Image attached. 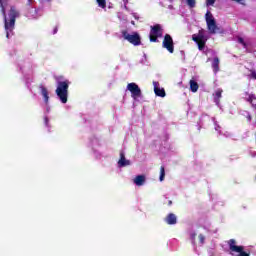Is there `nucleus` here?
<instances>
[{"label":"nucleus","mask_w":256,"mask_h":256,"mask_svg":"<svg viewBox=\"0 0 256 256\" xmlns=\"http://www.w3.org/2000/svg\"><path fill=\"white\" fill-rule=\"evenodd\" d=\"M244 99L256 109V96L255 94H249V92H244Z\"/></svg>","instance_id":"1a4fd4ad"},{"label":"nucleus","mask_w":256,"mask_h":256,"mask_svg":"<svg viewBox=\"0 0 256 256\" xmlns=\"http://www.w3.org/2000/svg\"><path fill=\"white\" fill-rule=\"evenodd\" d=\"M208 39H209V37H207V35H205L203 33H198V34L192 35V40L194 41V43H196L198 45L199 51H203V49H205V45H206Z\"/></svg>","instance_id":"39448f33"},{"label":"nucleus","mask_w":256,"mask_h":256,"mask_svg":"<svg viewBox=\"0 0 256 256\" xmlns=\"http://www.w3.org/2000/svg\"><path fill=\"white\" fill-rule=\"evenodd\" d=\"M228 247L232 253H238L237 256H251V252H246L244 246H237L235 239L228 241Z\"/></svg>","instance_id":"20e7f679"},{"label":"nucleus","mask_w":256,"mask_h":256,"mask_svg":"<svg viewBox=\"0 0 256 256\" xmlns=\"http://www.w3.org/2000/svg\"><path fill=\"white\" fill-rule=\"evenodd\" d=\"M150 33H163V27H161V24H156L154 26H151Z\"/></svg>","instance_id":"dca6fc26"},{"label":"nucleus","mask_w":256,"mask_h":256,"mask_svg":"<svg viewBox=\"0 0 256 256\" xmlns=\"http://www.w3.org/2000/svg\"><path fill=\"white\" fill-rule=\"evenodd\" d=\"M98 3V6L101 7L102 9H105L107 7V2L105 0H96Z\"/></svg>","instance_id":"412c9836"},{"label":"nucleus","mask_w":256,"mask_h":256,"mask_svg":"<svg viewBox=\"0 0 256 256\" xmlns=\"http://www.w3.org/2000/svg\"><path fill=\"white\" fill-rule=\"evenodd\" d=\"M124 9H126V11H129V8L127 7V4H124Z\"/></svg>","instance_id":"c756f323"},{"label":"nucleus","mask_w":256,"mask_h":256,"mask_svg":"<svg viewBox=\"0 0 256 256\" xmlns=\"http://www.w3.org/2000/svg\"><path fill=\"white\" fill-rule=\"evenodd\" d=\"M212 69L214 71V73H218L219 71V58L215 57L213 62H212Z\"/></svg>","instance_id":"f3484780"},{"label":"nucleus","mask_w":256,"mask_h":256,"mask_svg":"<svg viewBox=\"0 0 256 256\" xmlns=\"http://www.w3.org/2000/svg\"><path fill=\"white\" fill-rule=\"evenodd\" d=\"M132 25H135V21H132Z\"/></svg>","instance_id":"f704fd0d"},{"label":"nucleus","mask_w":256,"mask_h":256,"mask_svg":"<svg viewBox=\"0 0 256 256\" xmlns=\"http://www.w3.org/2000/svg\"><path fill=\"white\" fill-rule=\"evenodd\" d=\"M238 43H240L241 45H243V47L245 49H247V43L245 42V40L241 37H238Z\"/></svg>","instance_id":"5701e85b"},{"label":"nucleus","mask_w":256,"mask_h":256,"mask_svg":"<svg viewBox=\"0 0 256 256\" xmlns=\"http://www.w3.org/2000/svg\"><path fill=\"white\" fill-rule=\"evenodd\" d=\"M118 165H119V167H127V166L131 165V161H129L125 158V152H123V151L120 152V159L118 161Z\"/></svg>","instance_id":"9d476101"},{"label":"nucleus","mask_w":256,"mask_h":256,"mask_svg":"<svg viewBox=\"0 0 256 256\" xmlns=\"http://www.w3.org/2000/svg\"><path fill=\"white\" fill-rule=\"evenodd\" d=\"M205 19L210 33H223L221 28L217 27V22L215 21V18L213 17V14H211L210 11H207Z\"/></svg>","instance_id":"7ed1b4c3"},{"label":"nucleus","mask_w":256,"mask_h":256,"mask_svg":"<svg viewBox=\"0 0 256 256\" xmlns=\"http://www.w3.org/2000/svg\"><path fill=\"white\" fill-rule=\"evenodd\" d=\"M159 37H161V33H150L151 43H157L159 41Z\"/></svg>","instance_id":"a211bd4d"},{"label":"nucleus","mask_w":256,"mask_h":256,"mask_svg":"<svg viewBox=\"0 0 256 256\" xmlns=\"http://www.w3.org/2000/svg\"><path fill=\"white\" fill-rule=\"evenodd\" d=\"M249 71H250V73H251L250 77H251L252 79H255V80H256V71L253 70V69H250Z\"/></svg>","instance_id":"393cba45"},{"label":"nucleus","mask_w":256,"mask_h":256,"mask_svg":"<svg viewBox=\"0 0 256 256\" xmlns=\"http://www.w3.org/2000/svg\"><path fill=\"white\" fill-rule=\"evenodd\" d=\"M222 93H223V90H222V89L216 90V92H215V98H214L215 101H219V99H221Z\"/></svg>","instance_id":"aec40b11"},{"label":"nucleus","mask_w":256,"mask_h":256,"mask_svg":"<svg viewBox=\"0 0 256 256\" xmlns=\"http://www.w3.org/2000/svg\"><path fill=\"white\" fill-rule=\"evenodd\" d=\"M124 5H127L129 3V0H123Z\"/></svg>","instance_id":"c85d7f7f"},{"label":"nucleus","mask_w":256,"mask_h":256,"mask_svg":"<svg viewBox=\"0 0 256 256\" xmlns=\"http://www.w3.org/2000/svg\"><path fill=\"white\" fill-rule=\"evenodd\" d=\"M189 85H190V91L192 93H197V91H199V83H197L195 79H191L189 82Z\"/></svg>","instance_id":"2eb2a0df"},{"label":"nucleus","mask_w":256,"mask_h":256,"mask_svg":"<svg viewBox=\"0 0 256 256\" xmlns=\"http://www.w3.org/2000/svg\"><path fill=\"white\" fill-rule=\"evenodd\" d=\"M45 121H46V123H48V122H49V119H48V118H45Z\"/></svg>","instance_id":"473e14b6"},{"label":"nucleus","mask_w":256,"mask_h":256,"mask_svg":"<svg viewBox=\"0 0 256 256\" xmlns=\"http://www.w3.org/2000/svg\"><path fill=\"white\" fill-rule=\"evenodd\" d=\"M57 31H58V28L55 27L53 32H54V33H57Z\"/></svg>","instance_id":"2f4dec72"},{"label":"nucleus","mask_w":256,"mask_h":256,"mask_svg":"<svg viewBox=\"0 0 256 256\" xmlns=\"http://www.w3.org/2000/svg\"><path fill=\"white\" fill-rule=\"evenodd\" d=\"M168 205H169V206L173 205V201L169 200V201H168Z\"/></svg>","instance_id":"7c9ffc66"},{"label":"nucleus","mask_w":256,"mask_h":256,"mask_svg":"<svg viewBox=\"0 0 256 256\" xmlns=\"http://www.w3.org/2000/svg\"><path fill=\"white\" fill-rule=\"evenodd\" d=\"M39 11H41V10H35V13H39Z\"/></svg>","instance_id":"72a5a7b5"},{"label":"nucleus","mask_w":256,"mask_h":256,"mask_svg":"<svg viewBox=\"0 0 256 256\" xmlns=\"http://www.w3.org/2000/svg\"><path fill=\"white\" fill-rule=\"evenodd\" d=\"M145 180H146L145 175H137L134 178L133 182L135 185H137V187H141L145 185Z\"/></svg>","instance_id":"4468645a"},{"label":"nucleus","mask_w":256,"mask_h":256,"mask_svg":"<svg viewBox=\"0 0 256 256\" xmlns=\"http://www.w3.org/2000/svg\"><path fill=\"white\" fill-rule=\"evenodd\" d=\"M167 225H177V216L173 213H170L165 218Z\"/></svg>","instance_id":"ddd939ff"},{"label":"nucleus","mask_w":256,"mask_h":256,"mask_svg":"<svg viewBox=\"0 0 256 256\" xmlns=\"http://www.w3.org/2000/svg\"><path fill=\"white\" fill-rule=\"evenodd\" d=\"M127 89L130 91L133 99H138V97H141L142 95L141 88H139V85H137L135 82L128 83Z\"/></svg>","instance_id":"0eeeda50"},{"label":"nucleus","mask_w":256,"mask_h":256,"mask_svg":"<svg viewBox=\"0 0 256 256\" xmlns=\"http://www.w3.org/2000/svg\"><path fill=\"white\" fill-rule=\"evenodd\" d=\"M160 181H165V166L160 167Z\"/></svg>","instance_id":"6ab92c4d"},{"label":"nucleus","mask_w":256,"mask_h":256,"mask_svg":"<svg viewBox=\"0 0 256 256\" xmlns=\"http://www.w3.org/2000/svg\"><path fill=\"white\" fill-rule=\"evenodd\" d=\"M162 47H164V49H167V51L170 53H175V44L173 43V37H171V35L166 34L164 36Z\"/></svg>","instance_id":"423d86ee"},{"label":"nucleus","mask_w":256,"mask_h":256,"mask_svg":"<svg viewBox=\"0 0 256 256\" xmlns=\"http://www.w3.org/2000/svg\"><path fill=\"white\" fill-rule=\"evenodd\" d=\"M207 7L215 5V0H206Z\"/></svg>","instance_id":"a878e982"},{"label":"nucleus","mask_w":256,"mask_h":256,"mask_svg":"<svg viewBox=\"0 0 256 256\" xmlns=\"http://www.w3.org/2000/svg\"><path fill=\"white\" fill-rule=\"evenodd\" d=\"M46 1H51V0H46Z\"/></svg>","instance_id":"c9c22d12"},{"label":"nucleus","mask_w":256,"mask_h":256,"mask_svg":"<svg viewBox=\"0 0 256 256\" xmlns=\"http://www.w3.org/2000/svg\"><path fill=\"white\" fill-rule=\"evenodd\" d=\"M154 85V93L157 97H165L166 93H165V89L164 88H159V83L157 82H153Z\"/></svg>","instance_id":"f8f14e48"},{"label":"nucleus","mask_w":256,"mask_h":256,"mask_svg":"<svg viewBox=\"0 0 256 256\" xmlns=\"http://www.w3.org/2000/svg\"><path fill=\"white\" fill-rule=\"evenodd\" d=\"M186 3L190 9H193V7H195V5H196L195 0H186Z\"/></svg>","instance_id":"4be33fe9"},{"label":"nucleus","mask_w":256,"mask_h":256,"mask_svg":"<svg viewBox=\"0 0 256 256\" xmlns=\"http://www.w3.org/2000/svg\"><path fill=\"white\" fill-rule=\"evenodd\" d=\"M198 239L201 245L205 243V236L203 234H199Z\"/></svg>","instance_id":"b1692460"},{"label":"nucleus","mask_w":256,"mask_h":256,"mask_svg":"<svg viewBox=\"0 0 256 256\" xmlns=\"http://www.w3.org/2000/svg\"><path fill=\"white\" fill-rule=\"evenodd\" d=\"M39 89H40V93L44 99V102L46 103H49V90H47V88L45 86H43V84H41L39 86Z\"/></svg>","instance_id":"9b49d317"},{"label":"nucleus","mask_w":256,"mask_h":256,"mask_svg":"<svg viewBox=\"0 0 256 256\" xmlns=\"http://www.w3.org/2000/svg\"><path fill=\"white\" fill-rule=\"evenodd\" d=\"M71 82H69V80H65V81H59L57 84V88L55 90V93L57 95V97L59 98V100L61 101V103H67L68 99H69V85Z\"/></svg>","instance_id":"f03ea898"},{"label":"nucleus","mask_w":256,"mask_h":256,"mask_svg":"<svg viewBox=\"0 0 256 256\" xmlns=\"http://www.w3.org/2000/svg\"><path fill=\"white\" fill-rule=\"evenodd\" d=\"M190 237H191L192 241H195V238L197 237V234L196 233H192Z\"/></svg>","instance_id":"bb28decb"},{"label":"nucleus","mask_w":256,"mask_h":256,"mask_svg":"<svg viewBox=\"0 0 256 256\" xmlns=\"http://www.w3.org/2000/svg\"><path fill=\"white\" fill-rule=\"evenodd\" d=\"M133 17H134L135 19H139V16H137L136 13H133Z\"/></svg>","instance_id":"cd10ccee"},{"label":"nucleus","mask_w":256,"mask_h":256,"mask_svg":"<svg viewBox=\"0 0 256 256\" xmlns=\"http://www.w3.org/2000/svg\"><path fill=\"white\" fill-rule=\"evenodd\" d=\"M9 0H0V7H1V13L4 17V27L5 31L7 33H11L15 29V21L17 17H19V12L15 6H11L9 13H8V18H7V13L5 11V3H7Z\"/></svg>","instance_id":"f257e3e1"},{"label":"nucleus","mask_w":256,"mask_h":256,"mask_svg":"<svg viewBox=\"0 0 256 256\" xmlns=\"http://www.w3.org/2000/svg\"><path fill=\"white\" fill-rule=\"evenodd\" d=\"M124 39L131 43L132 45L138 46L141 45V36H139L137 33L129 34V33H123Z\"/></svg>","instance_id":"6e6552de"}]
</instances>
